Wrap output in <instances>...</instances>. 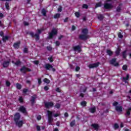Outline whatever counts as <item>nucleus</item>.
<instances>
[{
    "label": "nucleus",
    "mask_w": 131,
    "mask_h": 131,
    "mask_svg": "<svg viewBox=\"0 0 131 131\" xmlns=\"http://www.w3.org/2000/svg\"><path fill=\"white\" fill-rule=\"evenodd\" d=\"M76 28L75 27V26H72V30L74 31V30H75Z\"/></svg>",
    "instance_id": "58"
},
{
    "label": "nucleus",
    "mask_w": 131,
    "mask_h": 131,
    "mask_svg": "<svg viewBox=\"0 0 131 131\" xmlns=\"http://www.w3.org/2000/svg\"><path fill=\"white\" fill-rule=\"evenodd\" d=\"M33 63L35 64V65H38L39 62L38 60L33 61Z\"/></svg>",
    "instance_id": "40"
},
{
    "label": "nucleus",
    "mask_w": 131,
    "mask_h": 131,
    "mask_svg": "<svg viewBox=\"0 0 131 131\" xmlns=\"http://www.w3.org/2000/svg\"><path fill=\"white\" fill-rule=\"evenodd\" d=\"M121 10V6L119 5L117 8V12H120Z\"/></svg>",
    "instance_id": "35"
},
{
    "label": "nucleus",
    "mask_w": 131,
    "mask_h": 131,
    "mask_svg": "<svg viewBox=\"0 0 131 131\" xmlns=\"http://www.w3.org/2000/svg\"><path fill=\"white\" fill-rule=\"evenodd\" d=\"M118 105V102H115L114 103H113V106H117Z\"/></svg>",
    "instance_id": "54"
},
{
    "label": "nucleus",
    "mask_w": 131,
    "mask_h": 131,
    "mask_svg": "<svg viewBox=\"0 0 131 131\" xmlns=\"http://www.w3.org/2000/svg\"><path fill=\"white\" fill-rule=\"evenodd\" d=\"M98 19H99V20H102V19H103V15H99L98 16Z\"/></svg>",
    "instance_id": "36"
},
{
    "label": "nucleus",
    "mask_w": 131,
    "mask_h": 131,
    "mask_svg": "<svg viewBox=\"0 0 131 131\" xmlns=\"http://www.w3.org/2000/svg\"><path fill=\"white\" fill-rule=\"evenodd\" d=\"M99 65H100L99 62L95 63H93V64H90L89 66V68L90 69L92 68H96V67H98Z\"/></svg>",
    "instance_id": "8"
},
{
    "label": "nucleus",
    "mask_w": 131,
    "mask_h": 131,
    "mask_svg": "<svg viewBox=\"0 0 131 131\" xmlns=\"http://www.w3.org/2000/svg\"><path fill=\"white\" fill-rule=\"evenodd\" d=\"M56 92H57L58 93H60L61 92V90H60L59 88H57L55 90Z\"/></svg>",
    "instance_id": "51"
},
{
    "label": "nucleus",
    "mask_w": 131,
    "mask_h": 131,
    "mask_svg": "<svg viewBox=\"0 0 131 131\" xmlns=\"http://www.w3.org/2000/svg\"><path fill=\"white\" fill-rule=\"evenodd\" d=\"M24 25H25V26H27L28 25H29L28 23L26 22V21H25V22L24 23Z\"/></svg>",
    "instance_id": "63"
},
{
    "label": "nucleus",
    "mask_w": 131,
    "mask_h": 131,
    "mask_svg": "<svg viewBox=\"0 0 131 131\" xmlns=\"http://www.w3.org/2000/svg\"><path fill=\"white\" fill-rule=\"evenodd\" d=\"M20 64H21V62L19 60L16 61V63H15V64L16 66L20 65Z\"/></svg>",
    "instance_id": "45"
},
{
    "label": "nucleus",
    "mask_w": 131,
    "mask_h": 131,
    "mask_svg": "<svg viewBox=\"0 0 131 131\" xmlns=\"http://www.w3.org/2000/svg\"><path fill=\"white\" fill-rule=\"evenodd\" d=\"M60 16H61V14H60L59 13H57L54 15V18H55V19H57V18H60Z\"/></svg>",
    "instance_id": "28"
},
{
    "label": "nucleus",
    "mask_w": 131,
    "mask_h": 131,
    "mask_svg": "<svg viewBox=\"0 0 131 131\" xmlns=\"http://www.w3.org/2000/svg\"><path fill=\"white\" fill-rule=\"evenodd\" d=\"M116 110L118 112H121L122 111V106H116Z\"/></svg>",
    "instance_id": "19"
},
{
    "label": "nucleus",
    "mask_w": 131,
    "mask_h": 131,
    "mask_svg": "<svg viewBox=\"0 0 131 131\" xmlns=\"http://www.w3.org/2000/svg\"><path fill=\"white\" fill-rule=\"evenodd\" d=\"M101 5H102L101 3L96 4V8H99V7H101Z\"/></svg>",
    "instance_id": "44"
},
{
    "label": "nucleus",
    "mask_w": 131,
    "mask_h": 131,
    "mask_svg": "<svg viewBox=\"0 0 131 131\" xmlns=\"http://www.w3.org/2000/svg\"><path fill=\"white\" fill-rule=\"evenodd\" d=\"M41 31H42V30L38 29L37 33L34 34V33L33 32H31L30 33V35H31L32 37H35V36L36 40H38V39H39V34H40V33H41Z\"/></svg>",
    "instance_id": "1"
},
{
    "label": "nucleus",
    "mask_w": 131,
    "mask_h": 131,
    "mask_svg": "<svg viewBox=\"0 0 131 131\" xmlns=\"http://www.w3.org/2000/svg\"><path fill=\"white\" fill-rule=\"evenodd\" d=\"M45 107L46 108H51L54 106V103L52 102H48L45 103Z\"/></svg>",
    "instance_id": "7"
},
{
    "label": "nucleus",
    "mask_w": 131,
    "mask_h": 131,
    "mask_svg": "<svg viewBox=\"0 0 131 131\" xmlns=\"http://www.w3.org/2000/svg\"><path fill=\"white\" fill-rule=\"evenodd\" d=\"M67 21H68V17H67V18H66L64 19V23L67 22Z\"/></svg>",
    "instance_id": "64"
},
{
    "label": "nucleus",
    "mask_w": 131,
    "mask_h": 131,
    "mask_svg": "<svg viewBox=\"0 0 131 131\" xmlns=\"http://www.w3.org/2000/svg\"><path fill=\"white\" fill-rule=\"evenodd\" d=\"M107 2H111V0H106V2L104 3V8L105 9H112L113 6L112 4H108Z\"/></svg>",
    "instance_id": "4"
},
{
    "label": "nucleus",
    "mask_w": 131,
    "mask_h": 131,
    "mask_svg": "<svg viewBox=\"0 0 131 131\" xmlns=\"http://www.w3.org/2000/svg\"><path fill=\"white\" fill-rule=\"evenodd\" d=\"M74 51L75 52H78V53H80L81 51V48L79 46H77L74 47Z\"/></svg>",
    "instance_id": "13"
},
{
    "label": "nucleus",
    "mask_w": 131,
    "mask_h": 131,
    "mask_svg": "<svg viewBox=\"0 0 131 131\" xmlns=\"http://www.w3.org/2000/svg\"><path fill=\"white\" fill-rule=\"evenodd\" d=\"M45 91H49V87L48 86H45L44 87Z\"/></svg>",
    "instance_id": "49"
},
{
    "label": "nucleus",
    "mask_w": 131,
    "mask_h": 131,
    "mask_svg": "<svg viewBox=\"0 0 131 131\" xmlns=\"http://www.w3.org/2000/svg\"><path fill=\"white\" fill-rule=\"evenodd\" d=\"M20 117H21V115L19 113H16L14 115V121H18L19 119H20Z\"/></svg>",
    "instance_id": "12"
},
{
    "label": "nucleus",
    "mask_w": 131,
    "mask_h": 131,
    "mask_svg": "<svg viewBox=\"0 0 131 131\" xmlns=\"http://www.w3.org/2000/svg\"><path fill=\"white\" fill-rule=\"evenodd\" d=\"M75 15L76 17H77V18H79V16H80V14H79V13L78 12L75 13Z\"/></svg>",
    "instance_id": "37"
},
{
    "label": "nucleus",
    "mask_w": 131,
    "mask_h": 131,
    "mask_svg": "<svg viewBox=\"0 0 131 131\" xmlns=\"http://www.w3.org/2000/svg\"><path fill=\"white\" fill-rule=\"evenodd\" d=\"M128 78H129V75L127 74L126 77H123V81L126 82V80H128Z\"/></svg>",
    "instance_id": "21"
},
{
    "label": "nucleus",
    "mask_w": 131,
    "mask_h": 131,
    "mask_svg": "<svg viewBox=\"0 0 131 131\" xmlns=\"http://www.w3.org/2000/svg\"><path fill=\"white\" fill-rule=\"evenodd\" d=\"M106 53H107V55H109V56H111L113 54V52L112 51H111V50H107L106 51Z\"/></svg>",
    "instance_id": "24"
},
{
    "label": "nucleus",
    "mask_w": 131,
    "mask_h": 131,
    "mask_svg": "<svg viewBox=\"0 0 131 131\" xmlns=\"http://www.w3.org/2000/svg\"><path fill=\"white\" fill-rule=\"evenodd\" d=\"M38 81L39 84H41V79L40 78L38 79Z\"/></svg>",
    "instance_id": "55"
},
{
    "label": "nucleus",
    "mask_w": 131,
    "mask_h": 131,
    "mask_svg": "<svg viewBox=\"0 0 131 131\" xmlns=\"http://www.w3.org/2000/svg\"><path fill=\"white\" fill-rule=\"evenodd\" d=\"M28 91V90H27V89H24L23 92V93H27Z\"/></svg>",
    "instance_id": "62"
},
{
    "label": "nucleus",
    "mask_w": 131,
    "mask_h": 131,
    "mask_svg": "<svg viewBox=\"0 0 131 131\" xmlns=\"http://www.w3.org/2000/svg\"><path fill=\"white\" fill-rule=\"evenodd\" d=\"M110 64L114 65V66H118V63L116 62V59L113 58L110 61Z\"/></svg>",
    "instance_id": "11"
},
{
    "label": "nucleus",
    "mask_w": 131,
    "mask_h": 131,
    "mask_svg": "<svg viewBox=\"0 0 131 131\" xmlns=\"http://www.w3.org/2000/svg\"><path fill=\"white\" fill-rule=\"evenodd\" d=\"M48 60H49L50 62H53V61H54L53 60V56H51L50 57L48 58Z\"/></svg>",
    "instance_id": "41"
},
{
    "label": "nucleus",
    "mask_w": 131,
    "mask_h": 131,
    "mask_svg": "<svg viewBox=\"0 0 131 131\" xmlns=\"http://www.w3.org/2000/svg\"><path fill=\"white\" fill-rule=\"evenodd\" d=\"M55 107L56 108H57V109H59V108H60V105L59 104H57L56 105H55Z\"/></svg>",
    "instance_id": "50"
},
{
    "label": "nucleus",
    "mask_w": 131,
    "mask_h": 131,
    "mask_svg": "<svg viewBox=\"0 0 131 131\" xmlns=\"http://www.w3.org/2000/svg\"><path fill=\"white\" fill-rule=\"evenodd\" d=\"M79 37L80 39H88L89 36L84 34L83 35H80Z\"/></svg>",
    "instance_id": "14"
},
{
    "label": "nucleus",
    "mask_w": 131,
    "mask_h": 131,
    "mask_svg": "<svg viewBox=\"0 0 131 131\" xmlns=\"http://www.w3.org/2000/svg\"><path fill=\"white\" fill-rule=\"evenodd\" d=\"M19 101H20L21 103L23 102V98L22 97H19Z\"/></svg>",
    "instance_id": "59"
},
{
    "label": "nucleus",
    "mask_w": 131,
    "mask_h": 131,
    "mask_svg": "<svg viewBox=\"0 0 131 131\" xmlns=\"http://www.w3.org/2000/svg\"><path fill=\"white\" fill-rule=\"evenodd\" d=\"M43 82H45V83H50V80H49L47 78H45L43 79Z\"/></svg>",
    "instance_id": "31"
},
{
    "label": "nucleus",
    "mask_w": 131,
    "mask_h": 131,
    "mask_svg": "<svg viewBox=\"0 0 131 131\" xmlns=\"http://www.w3.org/2000/svg\"><path fill=\"white\" fill-rule=\"evenodd\" d=\"M57 30L56 29H53L52 31L49 33V38H53L55 35H57Z\"/></svg>",
    "instance_id": "2"
},
{
    "label": "nucleus",
    "mask_w": 131,
    "mask_h": 131,
    "mask_svg": "<svg viewBox=\"0 0 131 131\" xmlns=\"http://www.w3.org/2000/svg\"><path fill=\"white\" fill-rule=\"evenodd\" d=\"M48 122L49 123H50V124H52V123L53 122V120H54V119L52 117L53 112L48 111Z\"/></svg>",
    "instance_id": "3"
},
{
    "label": "nucleus",
    "mask_w": 131,
    "mask_h": 131,
    "mask_svg": "<svg viewBox=\"0 0 131 131\" xmlns=\"http://www.w3.org/2000/svg\"><path fill=\"white\" fill-rule=\"evenodd\" d=\"M47 50H48V51H52V48L51 46L47 47Z\"/></svg>",
    "instance_id": "57"
},
{
    "label": "nucleus",
    "mask_w": 131,
    "mask_h": 131,
    "mask_svg": "<svg viewBox=\"0 0 131 131\" xmlns=\"http://www.w3.org/2000/svg\"><path fill=\"white\" fill-rule=\"evenodd\" d=\"M55 43H56V46H59L60 45V42H59L58 41H56Z\"/></svg>",
    "instance_id": "60"
},
{
    "label": "nucleus",
    "mask_w": 131,
    "mask_h": 131,
    "mask_svg": "<svg viewBox=\"0 0 131 131\" xmlns=\"http://www.w3.org/2000/svg\"><path fill=\"white\" fill-rule=\"evenodd\" d=\"M41 13L42 14L43 16H46L47 14V10H46L45 9H43L41 11Z\"/></svg>",
    "instance_id": "26"
},
{
    "label": "nucleus",
    "mask_w": 131,
    "mask_h": 131,
    "mask_svg": "<svg viewBox=\"0 0 131 131\" xmlns=\"http://www.w3.org/2000/svg\"><path fill=\"white\" fill-rule=\"evenodd\" d=\"M91 113H95L96 112V107H91L89 109Z\"/></svg>",
    "instance_id": "20"
},
{
    "label": "nucleus",
    "mask_w": 131,
    "mask_h": 131,
    "mask_svg": "<svg viewBox=\"0 0 131 131\" xmlns=\"http://www.w3.org/2000/svg\"><path fill=\"white\" fill-rule=\"evenodd\" d=\"M10 62H11V60L10 59H8V60H5L3 62V67L5 68H7L10 65Z\"/></svg>",
    "instance_id": "9"
},
{
    "label": "nucleus",
    "mask_w": 131,
    "mask_h": 131,
    "mask_svg": "<svg viewBox=\"0 0 131 131\" xmlns=\"http://www.w3.org/2000/svg\"><path fill=\"white\" fill-rule=\"evenodd\" d=\"M81 106H83V107L86 106V102L82 101L81 102Z\"/></svg>",
    "instance_id": "32"
},
{
    "label": "nucleus",
    "mask_w": 131,
    "mask_h": 131,
    "mask_svg": "<svg viewBox=\"0 0 131 131\" xmlns=\"http://www.w3.org/2000/svg\"><path fill=\"white\" fill-rule=\"evenodd\" d=\"M75 120H73L72 121L71 123H70V125L71 126H74V125H75Z\"/></svg>",
    "instance_id": "34"
},
{
    "label": "nucleus",
    "mask_w": 131,
    "mask_h": 131,
    "mask_svg": "<svg viewBox=\"0 0 131 131\" xmlns=\"http://www.w3.org/2000/svg\"><path fill=\"white\" fill-rule=\"evenodd\" d=\"M82 8H83L84 9H88V8H89V6L86 4H83L82 6Z\"/></svg>",
    "instance_id": "39"
},
{
    "label": "nucleus",
    "mask_w": 131,
    "mask_h": 131,
    "mask_svg": "<svg viewBox=\"0 0 131 131\" xmlns=\"http://www.w3.org/2000/svg\"><path fill=\"white\" fill-rule=\"evenodd\" d=\"M88 29H84L82 30V33L83 34H85V35H86L88 34Z\"/></svg>",
    "instance_id": "23"
},
{
    "label": "nucleus",
    "mask_w": 131,
    "mask_h": 131,
    "mask_svg": "<svg viewBox=\"0 0 131 131\" xmlns=\"http://www.w3.org/2000/svg\"><path fill=\"white\" fill-rule=\"evenodd\" d=\"M122 56L124 59H125V58H126V51H125L123 52Z\"/></svg>",
    "instance_id": "29"
},
{
    "label": "nucleus",
    "mask_w": 131,
    "mask_h": 131,
    "mask_svg": "<svg viewBox=\"0 0 131 131\" xmlns=\"http://www.w3.org/2000/svg\"><path fill=\"white\" fill-rule=\"evenodd\" d=\"M16 125L18 126V127H21L23 125V121L22 120H18L15 122Z\"/></svg>",
    "instance_id": "10"
},
{
    "label": "nucleus",
    "mask_w": 131,
    "mask_h": 131,
    "mask_svg": "<svg viewBox=\"0 0 131 131\" xmlns=\"http://www.w3.org/2000/svg\"><path fill=\"white\" fill-rule=\"evenodd\" d=\"M6 85L7 86H10L11 85V83L9 82L8 81H6Z\"/></svg>",
    "instance_id": "43"
},
{
    "label": "nucleus",
    "mask_w": 131,
    "mask_h": 131,
    "mask_svg": "<svg viewBox=\"0 0 131 131\" xmlns=\"http://www.w3.org/2000/svg\"><path fill=\"white\" fill-rule=\"evenodd\" d=\"M5 7L7 10H9V9H10V7H9V3H6L5 4Z\"/></svg>",
    "instance_id": "38"
},
{
    "label": "nucleus",
    "mask_w": 131,
    "mask_h": 131,
    "mask_svg": "<svg viewBox=\"0 0 131 131\" xmlns=\"http://www.w3.org/2000/svg\"><path fill=\"white\" fill-rule=\"evenodd\" d=\"M58 12H62V7L59 6V7L58 9Z\"/></svg>",
    "instance_id": "47"
},
{
    "label": "nucleus",
    "mask_w": 131,
    "mask_h": 131,
    "mask_svg": "<svg viewBox=\"0 0 131 131\" xmlns=\"http://www.w3.org/2000/svg\"><path fill=\"white\" fill-rule=\"evenodd\" d=\"M36 128H37V130H38V131L40 130V126L37 125Z\"/></svg>",
    "instance_id": "53"
},
{
    "label": "nucleus",
    "mask_w": 131,
    "mask_h": 131,
    "mask_svg": "<svg viewBox=\"0 0 131 131\" xmlns=\"http://www.w3.org/2000/svg\"><path fill=\"white\" fill-rule=\"evenodd\" d=\"M79 69H80V68L79 67H76V71H79Z\"/></svg>",
    "instance_id": "56"
},
{
    "label": "nucleus",
    "mask_w": 131,
    "mask_h": 131,
    "mask_svg": "<svg viewBox=\"0 0 131 131\" xmlns=\"http://www.w3.org/2000/svg\"><path fill=\"white\" fill-rule=\"evenodd\" d=\"M45 68L47 70H50L51 71H53V72L56 71L55 68H53V66L50 64H46L45 65Z\"/></svg>",
    "instance_id": "5"
},
{
    "label": "nucleus",
    "mask_w": 131,
    "mask_h": 131,
    "mask_svg": "<svg viewBox=\"0 0 131 131\" xmlns=\"http://www.w3.org/2000/svg\"><path fill=\"white\" fill-rule=\"evenodd\" d=\"M58 116H60V114H55L54 115V117H58Z\"/></svg>",
    "instance_id": "61"
},
{
    "label": "nucleus",
    "mask_w": 131,
    "mask_h": 131,
    "mask_svg": "<svg viewBox=\"0 0 131 131\" xmlns=\"http://www.w3.org/2000/svg\"><path fill=\"white\" fill-rule=\"evenodd\" d=\"M9 39V37L8 36H5L3 37V41H6Z\"/></svg>",
    "instance_id": "27"
},
{
    "label": "nucleus",
    "mask_w": 131,
    "mask_h": 131,
    "mask_svg": "<svg viewBox=\"0 0 131 131\" xmlns=\"http://www.w3.org/2000/svg\"><path fill=\"white\" fill-rule=\"evenodd\" d=\"M130 111L131 107H129L126 111V115H127V116H129L130 115Z\"/></svg>",
    "instance_id": "22"
},
{
    "label": "nucleus",
    "mask_w": 131,
    "mask_h": 131,
    "mask_svg": "<svg viewBox=\"0 0 131 131\" xmlns=\"http://www.w3.org/2000/svg\"><path fill=\"white\" fill-rule=\"evenodd\" d=\"M120 53V49L118 48L116 51V56H118V55H119Z\"/></svg>",
    "instance_id": "25"
},
{
    "label": "nucleus",
    "mask_w": 131,
    "mask_h": 131,
    "mask_svg": "<svg viewBox=\"0 0 131 131\" xmlns=\"http://www.w3.org/2000/svg\"><path fill=\"white\" fill-rule=\"evenodd\" d=\"M19 111H20L23 113H26V110L25 109V107H24V106L20 107Z\"/></svg>",
    "instance_id": "18"
},
{
    "label": "nucleus",
    "mask_w": 131,
    "mask_h": 131,
    "mask_svg": "<svg viewBox=\"0 0 131 131\" xmlns=\"http://www.w3.org/2000/svg\"><path fill=\"white\" fill-rule=\"evenodd\" d=\"M37 120H40V119H41V116H40V115L37 116Z\"/></svg>",
    "instance_id": "48"
},
{
    "label": "nucleus",
    "mask_w": 131,
    "mask_h": 131,
    "mask_svg": "<svg viewBox=\"0 0 131 131\" xmlns=\"http://www.w3.org/2000/svg\"><path fill=\"white\" fill-rule=\"evenodd\" d=\"M92 126H93V127H94V128H95V129H96V130H98L99 129V125H98V124H93L92 125Z\"/></svg>",
    "instance_id": "17"
},
{
    "label": "nucleus",
    "mask_w": 131,
    "mask_h": 131,
    "mask_svg": "<svg viewBox=\"0 0 131 131\" xmlns=\"http://www.w3.org/2000/svg\"><path fill=\"white\" fill-rule=\"evenodd\" d=\"M118 37L120 38H122V37H123V36L122 35V34H121V33H119L118 34Z\"/></svg>",
    "instance_id": "46"
},
{
    "label": "nucleus",
    "mask_w": 131,
    "mask_h": 131,
    "mask_svg": "<svg viewBox=\"0 0 131 131\" xmlns=\"http://www.w3.org/2000/svg\"><path fill=\"white\" fill-rule=\"evenodd\" d=\"M19 46L20 41H18L14 44L13 47L15 49H19Z\"/></svg>",
    "instance_id": "16"
},
{
    "label": "nucleus",
    "mask_w": 131,
    "mask_h": 131,
    "mask_svg": "<svg viewBox=\"0 0 131 131\" xmlns=\"http://www.w3.org/2000/svg\"><path fill=\"white\" fill-rule=\"evenodd\" d=\"M35 99H36V95H33L32 96L31 99V102L32 103V105H33L34 103H35Z\"/></svg>",
    "instance_id": "15"
},
{
    "label": "nucleus",
    "mask_w": 131,
    "mask_h": 131,
    "mask_svg": "<svg viewBox=\"0 0 131 131\" xmlns=\"http://www.w3.org/2000/svg\"><path fill=\"white\" fill-rule=\"evenodd\" d=\"M118 127H119V125H118V124L116 123L114 124V128H115V129H117V128H118Z\"/></svg>",
    "instance_id": "33"
},
{
    "label": "nucleus",
    "mask_w": 131,
    "mask_h": 131,
    "mask_svg": "<svg viewBox=\"0 0 131 131\" xmlns=\"http://www.w3.org/2000/svg\"><path fill=\"white\" fill-rule=\"evenodd\" d=\"M123 70H126L127 69V66L126 65H124L122 67Z\"/></svg>",
    "instance_id": "42"
},
{
    "label": "nucleus",
    "mask_w": 131,
    "mask_h": 131,
    "mask_svg": "<svg viewBox=\"0 0 131 131\" xmlns=\"http://www.w3.org/2000/svg\"><path fill=\"white\" fill-rule=\"evenodd\" d=\"M27 71L30 72V71H31V70H30V69L27 68L25 67H23V68H21V69H20V72L22 73H26Z\"/></svg>",
    "instance_id": "6"
},
{
    "label": "nucleus",
    "mask_w": 131,
    "mask_h": 131,
    "mask_svg": "<svg viewBox=\"0 0 131 131\" xmlns=\"http://www.w3.org/2000/svg\"><path fill=\"white\" fill-rule=\"evenodd\" d=\"M16 88L18 90H21V88H22V86H21V84L17 83H16Z\"/></svg>",
    "instance_id": "30"
},
{
    "label": "nucleus",
    "mask_w": 131,
    "mask_h": 131,
    "mask_svg": "<svg viewBox=\"0 0 131 131\" xmlns=\"http://www.w3.org/2000/svg\"><path fill=\"white\" fill-rule=\"evenodd\" d=\"M28 51V49L27 48H24V53H27Z\"/></svg>",
    "instance_id": "52"
}]
</instances>
